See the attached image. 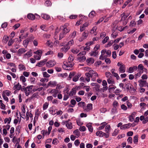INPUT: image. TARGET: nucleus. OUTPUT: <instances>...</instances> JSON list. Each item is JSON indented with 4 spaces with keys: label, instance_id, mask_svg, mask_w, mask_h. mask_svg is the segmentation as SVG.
<instances>
[{
    "label": "nucleus",
    "instance_id": "49530a36",
    "mask_svg": "<svg viewBox=\"0 0 148 148\" xmlns=\"http://www.w3.org/2000/svg\"><path fill=\"white\" fill-rule=\"evenodd\" d=\"M48 132L47 130H43L41 132V133L43 135V138L44 136L46 135L47 133Z\"/></svg>",
    "mask_w": 148,
    "mask_h": 148
},
{
    "label": "nucleus",
    "instance_id": "4468645a",
    "mask_svg": "<svg viewBox=\"0 0 148 148\" xmlns=\"http://www.w3.org/2000/svg\"><path fill=\"white\" fill-rule=\"evenodd\" d=\"M76 89L75 88H73L71 90L69 94V95L70 96H72L76 93Z\"/></svg>",
    "mask_w": 148,
    "mask_h": 148
},
{
    "label": "nucleus",
    "instance_id": "aec40b11",
    "mask_svg": "<svg viewBox=\"0 0 148 148\" xmlns=\"http://www.w3.org/2000/svg\"><path fill=\"white\" fill-rule=\"evenodd\" d=\"M92 103H89L87 105V108H83L85 110L88 111L92 109Z\"/></svg>",
    "mask_w": 148,
    "mask_h": 148
},
{
    "label": "nucleus",
    "instance_id": "864d4df0",
    "mask_svg": "<svg viewBox=\"0 0 148 148\" xmlns=\"http://www.w3.org/2000/svg\"><path fill=\"white\" fill-rule=\"evenodd\" d=\"M43 74L44 77H49L50 76V75L46 72H43Z\"/></svg>",
    "mask_w": 148,
    "mask_h": 148
},
{
    "label": "nucleus",
    "instance_id": "a878e982",
    "mask_svg": "<svg viewBox=\"0 0 148 148\" xmlns=\"http://www.w3.org/2000/svg\"><path fill=\"white\" fill-rule=\"evenodd\" d=\"M98 51L97 50L95 51H92L90 53V55L91 56H95L98 55Z\"/></svg>",
    "mask_w": 148,
    "mask_h": 148
},
{
    "label": "nucleus",
    "instance_id": "473e14b6",
    "mask_svg": "<svg viewBox=\"0 0 148 148\" xmlns=\"http://www.w3.org/2000/svg\"><path fill=\"white\" fill-rule=\"evenodd\" d=\"M11 92L8 90H4L2 94L6 95L8 96H9L10 95Z\"/></svg>",
    "mask_w": 148,
    "mask_h": 148
},
{
    "label": "nucleus",
    "instance_id": "e2e57ef3",
    "mask_svg": "<svg viewBox=\"0 0 148 148\" xmlns=\"http://www.w3.org/2000/svg\"><path fill=\"white\" fill-rule=\"evenodd\" d=\"M119 105V103L116 101H114L113 103V107H117Z\"/></svg>",
    "mask_w": 148,
    "mask_h": 148
},
{
    "label": "nucleus",
    "instance_id": "6e6552de",
    "mask_svg": "<svg viewBox=\"0 0 148 148\" xmlns=\"http://www.w3.org/2000/svg\"><path fill=\"white\" fill-rule=\"evenodd\" d=\"M138 82L140 83L139 85L140 87L145 86L147 85V83L146 81L140 79L139 81Z\"/></svg>",
    "mask_w": 148,
    "mask_h": 148
},
{
    "label": "nucleus",
    "instance_id": "338daca9",
    "mask_svg": "<svg viewBox=\"0 0 148 148\" xmlns=\"http://www.w3.org/2000/svg\"><path fill=\"white\" fill-rule=\"evenodd\" d=\"M136 22L133 21H131L130 26L132 27H133L135 26Z\"/></svg>",
    "mask_w": 148,
    "mask_h": 148
},
{
    "label": "nucleus",
    "instance_id": "393cba45",
    "mask_svg": "<svg viewBox=\"0 0 148 148\" xmlns=\"http://www.w3.org/2000/svg\"><path fill=\"white\" fill-rule=\"evenodd\" d=\"M95 15V12L94 11H92L89 14L88 16L90 18L93 17Z\"/></svg>",
    "mask_w": 148,
    "mask_h": 148
},
{
    "label": "nucleus",
    "instance_id": "412c9836",
    "mask_svg": "<svg viewBox=\"0 0 148 148\" xmlns=\"http://www.w3.org/2000/svg\"><path fill=\"white\" fill-rule=\"evenodd\" d=\"M138 69L139 70V71H140L142 72H143L144 69L147 70L145 68H144V66L142 64H140L138 65Z\"/></svg>",
    "mask_w": 148,
    "mask_h": 148
},
{
    "label": "nucleus",
    "instance_id": "ddd939ff",
    "mask_svg": "<svg viewBox=\"0 0 148 148\" xmlns=\"http://www.w3.org/2000/svg\"><path fill=\"white\" fill-rule=\"evenodd\" d=\"M41 16L42 18L46 20H48L50 18V16L49 15L45 14H41Z\"/></svg>",
    "mask_w": 148,
    "mask_h": 148
},
{
    "label": "nucleus",
    "instance_id": "39448f33",
    "mask_svg": "<svg viewBox=\"0 0 148 148\" xmlns=\"http://www.w3.org/2000/svg\"><path fill=\"white\" fill-rule=\"evenodd\" d=\"M63 64L67 67H72L74 65V63L73 61H68V62H64Z\"/></svg>",
    "mask_w": 148,
    "mask_h": 148
},
{
    "label": "nucleus",
    "instance_id": "0e129e2a",
    "mask_svg": "<svg viewBox=\"0 0 148 148\" xmlns=\"http://www.w3.org/2000/svg\"><path fill=\"white\" fill-rule=\"evenodd\" d=\"M88 35V33L87 32H84L82 34V36L84 37V38H86Z\"/></svg>",
    "mask_w": 148,
    "mask_h": 148
},
{
    "label": "nucleus",
    "instance_id": "5fc2aeb1",
    "mask_svg": "<svg viewBox=\"0 0 148 148\" xmlns=\"http://www.w3.org/2000/svg\"><path fill=\"white\" fill-rule=\"evenodd\" d=\"M108 39L109 37L108 36H106L102 40V42L103 44H105L107 42Z\"/></svg>",
    "mask_w": 148,
    "mask_h": 148
},
{
    "label": "nucleus",
    "instance_id": "dca6fc26",
    "mask_svg": "<svg viewBox=\"0 0 148 148\" xmlns=\"http://www.w3.org/2000/svg\"><path fill=\"white\" fill-rule=\"evenodd\" d=\"M56 84L57 82L56 81H50L49 82L47 85V87L49 86H55L56 85Z\"/></svg>",
    "mask_w": 148,
    "mask_h": 148
},
{
    "label": "nucleus",
    "instance_id": "603ef678",
    "mask_svg": "<svg viewBox=\"0 0 148 148\" xmlns=\"http://www.w3.org/2000/svg\"><path fill=\"white\" fill-rule=\"evenodd\" d=\"M104 19V18L103 17L100 18L97 22L95 23L96 25H97L100 23Z\"/></svg>",
    "mask_w": 148,
    "mask_h": 148
},
{
    "label": "nucleus",
    "instance_id": "bf43d9fd",
    "mask_svg": "<svg viewBox=\"0 0 148 148\" xmlns=\"http://www.w3.org/2000/svg\"><path fill=\"white\" fill-rule=\"evenodd\" d=\"M77 32L76 31H74L71 34V37L73 38H75Z\"/></svg>",
    "mask_w": 148,
    "mask_h": 148
},
{
    "label": "nucleus",
    "instance_id": "4be33fe9",
    "mask_svg": "<svg viewBox=\"0 0 148 148\" xmlns=\"http://www.w3.org/2000/svg\"><path fill=\"white\" fill-rule=\"evenodd\" d=\"M86 62L88 63L92 64L94 62V60L92 58H89L87 59Z\"/></svg>",
    "mask_w": 148,
    "mask_h": 148
},
{
    "label": "nucleus",
    "instance_id": "69168bd1",
    "mask_svg": "<svg viewBox=\"0 0 148 148\" xmlns=\"http://www.w3.org/2000/svg\"><path fill=\"white\" fill-rule=\"evenodd\" d=\"M1 106L0 108L3 110L5 109V105L2 102L0 103Z\"/></svg>",
    "mask_w": 148,
    "mask_h": 148
},
{
    "label": "nucleus",
    "instance_id": "a211bd4d",
    "mask_svg": "<svg viewBox=\"0 0 148 148\" xmlns=\"http://www.w3.org/2000/svg\"><path fill=\"white\" fill-rule=\"evenodd\" d=\"M9 37L6 36H4L3 38L2 42L3 43L5 44L8 42V40Z\"/></svg>",
    "mask_w": 148,
    "mask_h": 148
},
{
    "label": "nucleus",
    "instance_id": "e433bc0d",
    "mask_svg": "<svg viewBox=\"0 0 148 148\" xmlns=\"http://www.w3.org/2000/svg\"><path fill=\"white\" fill-rule=\"evenodd\" d=\"M107 82L108 84H115V82L114 79H108L107 80Z\"/></svg>",
    "mask_w": 148,
    "mask_h": 148
},
{
    "label": "nucleus",
    "instance_id": "f3484780",
    "mask_svg": "<svg viewBox=\"0 0 148 148\" xmlns=\"http://www.w3.org/2000/svg\"><path fill=\"white\" fill-rule=\"evenodd\" d=\"M108 88L109 92H111L113 91L116 88V87L113 85H111L109 86Z\"/></svg>",
    "mask_w": 148,
    "mask_h": 148
},
{
    "label": "nucleus",
    "instance_id": "052dcab7",
    "mask_svg": "<svg viewBox=\"0 0 148 148\" xmlns=\"http://www.w3.org/2000/svg\"><path fill=\"white\" fill-rule=\"evenodd\" d=\"M119 133V130L116 129L115 130L113 133L112 134V136H115L116 135Z\"/></svg>",
    "mask_w": 148,
    "mask_h": 148
},
{
    "label": "nucleus",
    "instance_id": "6e6d98bb",
    "mask_svg": "<svg viewBox=\"0 0 148 148\" xmlns=\"http://www.w3.org/2000/svg\"><path fill=\"white\" fill-rule=\"evenodd\" d=\"M14 42L13 40H12V38L8 42V45L9 46H11Z\"/></svg>",
    "mask_w": 148,
    "mask_h": 148
},
{
    "label": "nucleus",
    "instance_id": "bb28decb",
    "mask_svg": "<svg viewBox=\"0 0 148 148\" xmlns=\"http://www.w3.org/2000/svg\"><path fill=\"white\" fill-rule=\"evenodd\" d=\"M18 67L20 70H26V68L24 65L21 64H19Z\"/></svg>",
    "mask_w": 148,
    "mask_h": 148
},
{
    "label": "nucleus",
    "instance_id": "680f3d73",
    "mask_svg": "<svg viewBox=\"0 0 148 148\" xmlns=\"http://www.w3.org/2000/svg\"><path fill=\"white\" fill-rule=\"evenodd\" d=\"M79 129L80 131L84 132L86 130V127L84 126H80Z\"/></svg>",
    "mask_w": 148,
    "mask_h": 148
},
{
    "label": "nucleus",
    "instance_id": "f704fd0d",
    "mask_svg": "<svg viewBox=\"0 0 148 148\" xmlns=\"http://www.w3.org/2000/svg\"><path fill=\"white\" fill-rule=\"evenodd\" d=\"M107 123H106V122H103L101 123V125H102V126L99 127L98 128V130H100L103 129L104 127L105 126L106 124Z\"/></svg>",
    "mask_w": 148,
    "mask_h": 148
},
{
    "label": "nucleus",
    "instance_id": "f257e3e1",
    "mask_svg": "<svg viewBox=\"0 0 148 148\" xmlns=\"http://www.w3.org/2000/svg\"><path fill=\"white\" fill-rule=\"evenodd\" d=\"M96 135L97 136H99L100 137L105 136V138H106L109 137V134H108L106 133L101 131L97 132L96 133Z\"/></svg>",
    "mask_w": 148,
    "mask_h": 148
},
{
    "label": "nucleus",
    "instance_id": "de8ad7c7",
    "mask_svg": "<svg viewBox=\"0 0 148 148\" xmlns=\"http://www.w3.org/2000/svg\"><path fill=\"white\" fill-rule=\"evenodd\" d=\"M20 80L23 83H24L26 81L25 77L22 75L21 76Z\"/></svg>",
    "mask_w": 148,
    "mask_h": 148
},
{
    "label": "nucleus",
    "instance_id": "72a5a7b5",
    "mask_svg": "<svg viewBox=\"0 0 148 148\" xmlns=\"http://www.w3.org/2000/svg\"><path fill=\"white\" fill-rule=\"evenodd\" d=\"M29 42L27 39L23 41V44L25 47H27Z\"/></svg>",
    "mask_w": 148,
    "mask_h": 148
},
{
    "label": "nucleus",
    "instance_id": "58836bf2",
    "mask_svg": "<svg viewBox=\"0 0 148 148\" xmlns=\"http://www.w3.org/2000/svg\"><path fill=\"white\" fill-rule=\"evenodd\" d=\"M71 103L72 105H73V106L70 105V107H73L75 105V104L76 103V102L75 100L72 99L71 101Z\"/></svg>",
    "mask_w": 148,
    "mask_h": 148
},
{
    "label": "nucleus",
    "instance_id": "7ed1b4c3",
    "mask_svg": "<svg viewBox=\"0 0 148 148\" xmlns=\"http://www.w3.org/2000/svg\"><path fill=\"white\" fill-rule=\"evenodd\" d=\"M93 71H89L88 73H86L85 75L86 76V77L85 79L87 82H88L90 81V78H91V74H93Z\"/></svg>",
    "mask_w": 148,
    "mask_h": 148
},
{
    "label": "nucleus",
    "instance_id": "37998d69",
    "mask_svg": "<svg viewBox=\"0 0 148 148\" xmlns=\"http://www.w3.org/2000/svg\"><path fill=\"white\" fill-rule=\"evenodd\" d=\"M73 133L75 134L77 136H79L80 132L78 129H77L73 132Z\"/></svg>",
    "mask_w": 148,
    "mask_h": 148
},
{
    "label": "nucleus",
    "instance_id": "c03bdc74",
    "mask_svg": "<svg viewBox=\"0 0 148 148\" xmlns=\"http://www.w3.org/2000/svg\"><path fill=\"white\" fill-rule=\"evenodd\" d=\"M85 103L84 102L81 101L78 103V105L79 107L84 106L85 105Z\"/></svg>",
    "mask_w": 148,
    "mask_h": 148
},
{
    "label": "nucleus",
    "instance_id": "c85d7f7f",
    "mask_svg": "<svg viewBox=\"0 0 148 148\" xmlns=\"http://www.w3.org/2000/svg\"><path fill=\"white\" fill-rule=\"evenodd\" d=\"M86 57L84 56H80V57H78V59L79 60V61L82 62L86 60Z\"/></svg>",
    "mask_w": 148,
    "mask_h": 148
},
{
    "label": "nucleus",
    "instance_id": "9d476101",
    "mask_svg": "<svg viewBox=\"0 0 148 148\" xmlns=\"http://www.w3.org/2000/svg\"><path fill=\"white\" fill-rule=\"evenodd\" d=\"M70 48V47L69 46H65L63 47H62L61 49V51L66 53L69 49Z\"/></svg>",
    "mask_w": 148,
    "mask_h": 148
},
{
    "label": "nucleus",
    "instance_id": "09e8293b",
    "mask_svg": "<svg viewBox=\"0 0 148 148\" xmlns=\"http://www.w3.org/2000/svg\"><path fill=\"white\" fill-rule=\"evenodd\" d=\"M73 43L74 41H73V39H72L68 42L66 45L69 46L70 47L73 44Z\"/></svg>",
    "mask_w": 148,
    "mask_h": 148
},
{
    "label": "nucleus",
    "instance_id": "13d9d810",
    "mask_svg": "<svg viewBox=\"0 0 148 148\" xmlns=\"http://www.w3.org/2000/svg\"><path fill=\"white\" fill-rule=\"evenodd\" d=\"M80 144V141L78 139H77L74 142V144L76 146H79Z\"/></svg>",
    "mask_w": 148,
    "mask_h": 148
},
{
    "label": "nucleus",
    "instance_id": "0eeeda50",
    "mask_svg": "<svg viewBox=\"0 0 148 148\" xmlns=\"http://www.w3.org/2000/svg\"><path fill=\"white\" fill-rule=\"evenodd\" d=\"M90 71H93V74H91L92 80L94 81L96 80V77L97 76H98V74L96 72L93 70H90Z\"/></svg>",
    "mask_w": 148,
    "mask_h": 148
},
{
    "label": "nucleus",
    "instance_id": "20e7f679",
    "mask_svg": "<svg viewBox=\"0 0 148 148\" xmlns=\"http://www.w3.org/2000/svg\"><path fill=\"white\" fill-rule=\"evenodd\" d=\"M56 62L54 60H50L48 61L46 63L47 67H50L53 66L56 64Z\"/></svg>",
    "mask_w": 148,
    "mask_h": 148
},
{
    "label": "nucleus",
    "instance_id": "5701e85b",
    "mask_svg": "<svg viewBox=\"0 0 148 148\" xmlns=\"http://www.w3.org/2000/svg\"><path fill=\"white\" fill-rule=\"evenodd\" d=\"M114 2L116 5L121 4L123 2V0H114Z\"/></svg>",
    "mask_w": 148,
    "mask_h": 148
},
{
    "label": "nucleus",
    "instance_id": "cd10ccee",
    "mask_svg": "<svg viewBox=\"0 0 148 148\" xmlns=\"http://www.w3.org/2000/svg\"><path fill=\"white\" fill-rule=\"evenodd\" d=\"M133 140L134 143L137 144L138 141V135H136L134 137Z\"/></svg>",
    "mask_w": 148,
    "mask_h": 148
},
{
    "label": "nucleus",
    "instance_id": "b1692460",
    "mask_svg": "<svg viewBox=\"0 0 148 148\" xmlns=\"http://www.w3.org/2000/svg\"><path fill=\"white\" fill-rule=\"evenodd\" d=\"M11 119H12L11 117H9L8 118H5L4 120L5 123H7L8 124H10L11 121Z\"/></svg>",
    "mask_w": 148,
    "mask_h": 148
},
{
    "label": "nucleus",
    "instance_id": "4d7b16f0",
    "mask_svg": "<svg viewBox=\"0 0 148 148\" xmlns=\"http://www.w3.org/2000/svg\"><path fill=\"white\" fill-rule=\"evenodd\" d=\"M112 75L116 78L117 80H118L119 79L120 77L117 73L115 72L113 73L112 74Z\"/></svg>",
    "mask_w": 148,
    "mask_h": 148
},
{
    "label": "nucleus",
    "instance_id": "3c124183",
    "mask_svg": "<svg viewBox=\"0 0 148 148\" xmlns=\"http://www.w3.org/2000/svg\"><path fill=\"white\" fill-rule=\"evenodd\" d=\"M113 43L114 42L112 40H110L108 42V44L106 45V47H108L111 46L112 45Z\"/></svg>",
    "mask_w": 148,
    "mask_h": 148
},
{
    "label": "nucleus",
    "instance_id": "f8f14e48",
    "mask_svg": "<svg viewBox=\"0 0 148 148\" xmlns=\"http://www.w3.org/2000/svg\"><path fill=\"white\" fill-rule=\"evenodd\" d=\"M132 85L130 83H125V84L124 89H126L127 90H128L132 88Z\"/></svg>",
    "mask_w": 148,
    "mask_h": 148
},
{
    "label": "nucleus",
    "instance_id": "4c0bfd02",
    "mask_svg": "<svg viewBox=\"0 0 148 148\" xmlns=\"http://www.w3.org/2000/svg\"><path fill=\"white\" fill-rule=\"evenodd\" d=\"M25 50L24 49H19L18 51V53L19 54H22L25 53Z\"/></svg>",
    "mask_w": 148,
    "mask_h": 148
},
{
    "label": "nucleus",
    "instance_id": "7c9ffc66",
    "mask_svg": "<svg viewBox=\"0 0 148 148\" xmlns=\"http://www.w3.org/2000/svg\"><path fill=\"white\" fill-rule=\"evenodd\" d=\"M49 103L47 102H45L43 105V109L44 110H45L48 108Z\"/></svg>",
    "mask_w": 148,
    "mask_h": 148
},
{
    "label": "nucleus",
    "instance_id": "423d86ee",
    "mask_svg": "<svg viewBox=\"0 0 148 148\" xmlns=\"http://www.w3.org/2000/svg\"><path fill=\"white\" fill-rule=\"evenodd\" d=\"M47 59H45L43 60H42L40 62L37 63L36 65V66H38L39 67H41L45 64V62L47 61Z\"/></svg>",
    "mask_w": 148,
    "mask_h": 148
},
{
    "label": "nucleus",
    "instance_id": "9b49d317",
    "mask_svg": "<svg viewBox=\"0 0 148 148\" xmlns=\"http://www.w3.org/2000/svg\"><path fill=\"white\" fill-rule=\"evenodd\" d=\"M129 15L128 14H125V12L121 14V21H125V19L127 18L128 17V16Z\"/></svg>",
    "mask_w": 148,
    "mask_h": 148
},
{
    "label": "nucleus",
    "instance_id": "2f4dec72",
    "mask_svg": "<svg viewBox=\"0 0 148 148\" xmlns=\"http://www.w3.org/2000/svg\"><path fill=\"white\" fill-rule=\"evenodd\" d=\"M110 129V125H107L105 127V131L107 134H109V131Z\"/></svg>",
    "mask_w": 148,
    "mask_h": 148
},
{
    "label": "nucleus",
    "instance_id": "8fccbe9b",
    "mask_svg": "<svg viewBox=\"0 0 148 148\" xmlns=\"http://www.w3.org/2000/svg\"><path fill=\"white\" fill-rule=\"evenodd\" d=\"M51 2L49 1H47L45 3V5L47 6H49L51 5Z\"/></svg>",
    "mask_w": 148,
    "mask_h": 148
},
{
    "label": "nucleus",
    "instance_id": "f03ea898",
    "mask_svg": "<svg viewBox=\"0 0 148 148\" xmlns=\"http://www.w3.org/2000/svg\"><path fill=\"white\" fill-rule=\"evenodd\" d=\"M117 66H119V71L120 73H124L125 71V65L122 63L119 62L117 64Z\"/></svg>",
    "mask_w": 148,
    "mask_h": 148
},
{
    "label": "nucleus",
    "instance_id": "2eb2a0df",
    "mask_svg": "<svg viewBox=\"0 0 148 148\" xmlns=\"http://www.w3.org/2000/svg\"><path fill=\"white\" fill-rule=\"evenodd\" d=\"M21 88V86L20 85L19 83L15 85L13 87V89L14 90H19Z\"/></svg>",
    "mask_w": 148,
    "mask_h": 148
},
{
    "label": "nucleus",
    "instance_id": "c9c22d12",
    "mask_svg": "<svg viewBox=\"0 0 148 148\" xmlns=\"http://www.w3.org/2000/svg\"><path fill=\"white\" fill-rule=\"evenodd\" d=\"M66 125V127L69 129H71L73 128L72 124L71 123H67Z\"/></svg>",
    "mask_w": 148,
    "mask_h": 148
},
{
    "label": "nucleus",
    "instance_id": "79ce46f5",
    "mask_svg": "<svg viewBox=\"0 0 148 148\" xmlns=\"http://www.w3.org/2000/svg\"><path fill=\"white\" fill-rule=\"evenodd\" d=\"M75 73L74 72H71L70 73L69 77L68 78V79L69 80H70L74 76Z\"/></svg>",
    "mask_w": 148,
    "mask_h": 148
},
{
    "label": "nucleus",
    "instance_id": "a19ab883",
    "mask_svg": "<svg viewBox=\"0 0 148 148\" xmlns=\"http://www.w3.org/2000/svg\"><path fill=\"white\" fill-rule=\"evenodd\" d=\"M80 77V76L79 75H76L74 76V77L73 79V81L74 82H76L79 79V77Z\"/></svg>",
    "mask_w": 148,
    "mask_h": 148
},
{
    "label": "nucleus",
    "instance_id": "c756f323",
    "mask_svg": "<svg viewBox=\"0 0 148 148\" xmlns=\"http://www.w3.org/2000/svg\"><path fill=\"white\" fill-rule=\"evenodd\" d=\"M34 37L32 35L29 36L27 39L28 40L29 42H31L33 41L34 40Z\"/></svg>",
    "mask_w": 148,
    "mask_h": 148
},
{
    "label": "nucleus",
    "instance_id": "6ab92c4d",
    "mask_svg": "<svg viewBox=\"0 0 148 148\" xmlns=\"http://www.w3.org/2000/svg\"><path fill=\"white\" fill-rule=\"evenodd\" d=\"M27 17L29 19L31 20H34L35 19L34 15L31 13L27 15Z\"/></svg>",
    "mask_w": 148,
    "mask_h": 148
},
{
    "label": "nucleus",
    "instance_id": "774afa93",
    "mask_svg": "<svg viewBox=\"0 0 148 148\" xmlns=\"http://www.w3.org/2000/svg\"><path fill=\"white\" fill-rule=\"evenodd\" d=\"M71 51L73 53L76 54L79 52V50L77 49H76L75 50L72 49L71 50Z\"/></svg>",
    "mask_w": 148,
    "mask_h": 148
},
{
    "label": "nucleus",
    "instance_id": "a18cd8bd",
    "mask_svg": "<svg viewBox=\"0 0 148 148\" xmlns=\"http://www.w3.org/2000/svg\"><path fill=\"white\" fill-rule=\"evenodd\" d=\"M66 35V34H65L63 32H62L61 33L60 35L59 38V40H61Z\"/></svg>",
    "mask_w": 148,
    "mask_h": 148
},
{
    "label": "nucleus",
    "instance_id": "1a4fd4ad",
    "mask_svg": "<svg viewBox=\"0 0 148 148\" xmlns=\"http://www.w3.org/2000/svg\"><path fill=\"white\" fill-rule=\"evenodd\" d=\"M131 126V123H129L127 124H125L120 127V129L121 130L127 129L129 128Z\"/></svg>",
    "mask_w": 148,
    "mask_h": 148
},
{
    "label": "nucleus",
    "instance_id": "ea45409f",
    "mask_svg": "<svg viewBox=\"0 0 148 148\" xmlns=\"http://www.w3.org/2000/svg\"><path fill=\"white\" fill-rule=\"evenodd\" d=\"M70 31V29L69 28H63V29L62 32L66 34L67 33L69 32Z\"/></svg>",
    "mask_w": 148,
    "mask_h": 148
}]
</instances>
